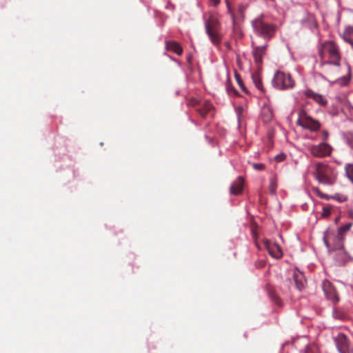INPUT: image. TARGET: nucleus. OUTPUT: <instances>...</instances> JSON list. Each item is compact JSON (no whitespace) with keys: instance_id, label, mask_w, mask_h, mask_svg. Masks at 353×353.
<instances>
[{"instance_id":"obj_2","label":"nucleus","mask_w":353,"mask_h":353,"mask_svg":"<svg viewBox=\"0 0 353 353\" xmlns=\"http://www.w3.org/2000/svg\"><path fill=\"white\" fill-rule=\"evenodd\" d=\"M205 28L207 34L213 44L217 45L221 41L219 32L220 23L218 17L213 13L203 14Z\"/></svg>"},{"instance_id":"obj_26","label":"nucleus","mask_w":353,"mask_h":353,"mask_svg":"<svg viewBox=\"0 0 353 353\" xmlns=\"http://www.w3.org/2000/svg\"><path fill=\"white\" fill-rule=\"evenodd\" d=\"M276 188V182L274 181V179L271 180V181H270V191H271L272 193H274L275 192Z\"/></svg>"},{"instance_id":"obj_36","label":"nucleus","mask_w":353,"mask_h":353,"mask_svg":"<svg viewBox=\"0 0 353 353\" xmlns=\"http://www.w3.org/2000/svg\"><path fill=\"white\" fill-rule=\"evenodd\" d=\"M227 7H228V10H230V6L228 4L227 5Z\"/></svg>"},{"instance_id":"obj_30","label":"nucleus","mask_w":353,"mask_h":353,"mask_svg":"<svg viewBox=\"0 0 353 353\" xmlns=\"http://www.w3.org/2000/svg\"><path fill=\"white\" fill-rule=\"evenodd\" d=\"M327 137H328V134H327V132H325L323 133V138H324V139H327Z\"/></svg>"},{"instance_id":"obj_35","label":"nucleus","mask_w":353,"mask_h":353,"mask_svg":"<svg viewBox=\"0 0 353 353\" xmlns=\"http://www.w3.org/2000/svg\"><path fill=\"white\" fill-rule=\"evenodd\" d=\"M339 221V217L335 219V221L337 222Z\"/></svg>"},{"instance_id":"obj_22","label":"nucleus","mask_w":353,"mask_h":353,"mask_svg":"<svg viewBox=\"0 0 353 353\" xmlns=\"http://www.w3.org/2000/svg\"><path fill=\"white\" fill-rule=\"evenodd\" d=\"M332 212V207L331 205H325L323 208L321 216L323 218L328 217Z\"/></svg>"},{"instance_id":"obj_5","label":"nucleus","mask_w":353,"mask_h":353,"mask_svg":"<svg viewBox=\"0 0 353 353\" xmlns=\"http://www.w3.org/2000/svg\"><path fill=\"white\" fill-rule=\"evenodd\" d=\"M272 84L277 89L285 90L293 88L294 81L290 74L278 71L274 74Z\"/></svg>"},{"instance_id":"obj_34","label":"nucleus","mask_w":353,"mask_h":353,"mask_svg":"<svg viewBox=\"0 0 353 353\" xmlns=\"http://www.w3.org/2000/svg\"><path fill=\"white\" fill-rule=\"evenodd\" d=\"M324 241H325L326 246L328 247V243H327V241L325 239Z\"/></svg>"},{"instance_id":"obj_12","label":"nucleus","mask_w":353,"mask_h":353,"mask_svg":"<svg viewBox=\"0 0 353 353\" xmlns=\"http://www.w3.org/2000/svg\"><path fill=\"white\" fill-rule=\"evenodd\" d=\"M341 38L345 42L350 43L353 48V26H348L344 28L341 34Z\"/></svg>"},{"instance_id":"obj_31","label":"nucleus","mask_w":353,"mask_h":353,"mask_svg":"<svg viewBox=\"0 0 353 353\" xmlns=\"http://www.w3.org/2000/svg\"><path fill=\"white\" fill-rule=\"evenodd\" d=\"M236 79H237V81H238V83H239V85L242 86V81H240L237 77H236Z\"/></svg>"},{"instance_id":"obj_19","label":"nucleus","mask_w":353,"mask_h":353,"mask_svg":"<svg viewBox=\"0 0 353 353\" xmlns=\"http://www.w3.org/2000/svg\"><path fill=\"white\" fill-rule=\"evenodd\" d=\"M345 170L347 178L353 183V164H347L345 167Z\"/></svg>"},{"instance_id":"obj_21","label":"nucleus","mask_w":353,"mask_h":353,"mask_svg":"<svg viewBox=\"0 0 353 353\" xmlns=\"http://www.w3.org/2000/svg\"><path fill=\"white\" fill-rule=\"evenodd\" d=\"M350 81V77L347 76H343L341 78L336 79L334 82L339 84L340 85L344 86L348 84Z\"/></svg>"},{"instance_id":"obj_11","label":"nucleus","mask_w":353,"mask_h":353,"mask_svg":"<svg viewBox=\"0 0 353 353\" xmlns=\"http://www.w3.org/2000/svg\"><path fill=\"white\" fill-rule=\"evenodd\" d=\"M267 48V45H263L262 46H256L253 49V55L254 57V61L256 63L261 64L263 61V57L265 54V49Z\"/></svg>"},{"instance_id":"obj_23","label":"nucleus","mask_w":353,"mask_h":353,"mask_svg":"<svg viewBox=\"0 0 353 353\" xmlns=\"http://www.w3.org/2000/svg\"><path fill=\"white\" fill-rule=\"evenodd\" d=\"M285 158H286V155L283 153H281L274 157L275 160L277 162H282L285 159Z\"/></svg>"},{"instance_id":"obj_16","label":"nucleus","mask_w":353,"mask_h":353,"mask_svg":"<svg viewBox=\"0 0 353 353\" xmlns=\"http://www.w3.org/2000/svg\"><path fill=\"white\" fill-rule=\"evenodd\" d=\"M261 117L265 123L270 122L273 118L272 110L268 106H264L261 110Z\"/></svg>"},{"instance_id":"obj_13","label":"nucleus","mask_w":353,"mask_h":353,"mask_svg":"<svg viewBox=\"0 0 353 353\" xmlns=\"http://www.w3.org/2000/svg\"><path fill=\"white\" fill-rule=\"evenodd\" d=\"M243 185V179L239 177L231 185L230 191L234 194H238L241 192Z\"/></svg>"},{"instance_id":"obj_3","label":"nucleus","mask_w":353,"mask_h":353,"mask_svg":"<svg viewBox=\"0 0 353 353\" xmlns=\"http://www.w3.org/2000/svg\"><path fill=\"white\" fill-rule=\"evenodd\" d=\"M315 176L319 183L330 185L334 182L336 172L330 166L317 163L315 165Z\"/></svg>"},{"instance_id":"obj_28","label":"nucleus","mask_w":353,"mask_h":353,"mask_svg":"<svg viewBox=\"0 0 353 353\" xmlns=\"http://www.w3.org/2000/svg\"><path fill=\"white\" fill-rule=\"evenodd\" d=\"M210 3L214 6H217L220 3V0H209Z\"/></svg>"},{"instance_id":"obj_33","label":"nucleus","mask_w":353,"mask_h":353,"mask_svg":"<svg viewBox=\"0 0 353 353\" xmlns=\"http://www.w3.org/2000/svg\"><path fill=\"white\" fill-rule=\"evenodd\" d=\"M252 43V46H254L256 43V41L253 40Z\"/></svg>"},{"instance_id":"obj_27","label":"nucleus","mask_w":353,"mask_h":353,"mask_svg":"<svg viewBox=\"0 0 353 353\" xmlns=\"http://www.w3.org/2000/svg\"><path fill=\"white\" fill-rule=\"evenodd\" d=\"M347 143L352 148H353V134H350L348 135Z\"/></svg>"},{"instance_id":"obj_8","label":"nucleus","mask_w":353,"mask_h":353,"mask_svg":"<svg viewBox=\"0 0 353 353\" xmlns=\"http://www.w3.org/2000/svg\"><path fill=\"white\" fill-rule=\"evenodd\" d=\"M336 347L340 353H351L349 342L346 336L343 334H339L335 337Z\"/></svg>"},{"instance_id":"obj_32","label":"nucleus","mask_w":353,"mask_h":353,"mask_svg":"<svg viewBox=\"0 0 353 353\" xmlns=\"http://www.w3.org/2000/svg\"><path fill=\"white\" fill-rule=\"evenodd\" d=\"M345 69H346V71H347V74H349V72H350V68H349V67H346V68H345Z\"/></svg>"},{"instance_id":"obj_24","label":"nucleus","mask_w":353,"mask_h":353,"mask_svg":"<svg viewBox=\"0 0 353 353\" xmlns=\"http://www.w3.org/2000/svg\"><path fill=\"white\" fill-rule=\"evenodd\" d=\"M317 194H318V196L321 198V199H324L325 200H330L332 199V195H328V194H323L322 192H317Z\"/></svg>"},{"instance_id":"obj_1","label":"nucleus","mask_w":353,"mask_h":353,"mask_svg":"<svg viewBox=\"0 0 353 353\" xmlns=\"http://www.w3.org/2000/svg\"><path fill=\"white\" fill-rule=\"evenodd\" d=\"M318 53L321 71L328 78L332 79L339 76L343 67L341 54L338 45L332 41H325L319 45Z\"/></svg>"},{"instance_id":"obj_9","label":"nucleus","mask_w":353,"mask_h":353,"mask_svg":"<svg viewBox=\"0 0 353 353\" xmlns=\"http://www.w3.org/2000/svg\"><path fill=\"white\" fill-rule=\"evenodd\" d=\"M264 245L270 255L273 258L280 259L282 257V249L277 243L265 240Z\"/></svg>"},{"instance_id":"obj_29","label":"nucleus","mask_w":353,"mask_h":353,"mask_svg":"<svg viewBox=\"0 0 353 353\" xmlns=\"http://www.w3.org/2000/svg\"><path fill=\"white\" fill-rule=\"evenodd\" d=\"M348 214H349V216L351 219H353V210H350Z\"/></svg>"},{"instance_id":"obj_6","label":"nucleus","mask_w":353,"mask_h":353,"mask_svg":"<svg viewBox=\"0 0 353 353\" xmlns=\"http://www.w3.org/2000/svg\"><path fill=\"white\" fill-rule=\"evenodd\" d=\"M307 149L313 157L318 158L329 156L332 150V147L326 143H321L316 145H307Z\"/></svg>"},{"instance_id":"obj_25","label":"nucleus","mask_w":353,"mask_h":353,"mask_svg":"<svg viewBox=\"0 0 353 353\" xmlns=\"http://www.w3.org/2000/svg\"><path fill=\"white\" fill-rule=\"evenodd\" d=\"M252 166L256 170H263L264 169V165L262 163H253Z\"/></svg>"},{"instance_id":"obj_15","label":"nucleus","mask_w":353,"mask_h":353,"mask_svg":"<svg viewBox=\"0 0 353 353\" xmlns=\"http://www.w3.org/2000/svg\"><path fill=\"white\" fill-rule=\"evenodd\" d=\"M167 49L175 52L178 55H181L183 52V49L181 46L175 41H170L166 43Z\"/></svg>"},{"instance_id":"obj_20","label":"nucleus","mask_w":353,"mask_h":353,"mask_svg":"<svg viewBox=\"0 0 353 353\" xmlns=\"http://www.w3.org/2000/svg\"><path fill=\"white\" fill-rule=\"evenodd\" d=\"M352 226V223H345V224L341 225L338 229V234L339 235L343 234L346 232L349 231L351 229Z\"/></svg>"},{"instance_id":"obj_4","label":"nucleus","mask_w":353,"mask_h":353,"mask_svg":"<svg viewBox=\"0 0 353 353\" xmlns=\"http://www.w3.org/2000/svg\"><path fill=\"white\" fill-rule=\"evenodd\" d=\"M252 27L256 34L265 40L270 39L276 30L274 25L265 22L262 17L254 19L252 21Z\"/></svg>"},{"instance_id":"obj_17","label":"nucleus","mask_w":353,"mask_h":353,"mask_svg":"<svg viewBox=\"0 0 353 353\" xmlns=\"http://www.w3.org/2000/svg\"><path fill=\"white\" fill-rule=\"evenodd\" d=\"M348 197L345 194L335 193L332 195V199L338 201L339 203H343L347 200Z\"/></svg>"},{"instance_id":"obj_7","label":"nucleus","mask_w":353,"mask_h":353,"mask_svg":"<svg viewBox=\"0 0 353 353\" xmlns=\"http://www.w3.org/2000/svg\"><path fill=\"white\" fill-rule=\"evenodd\" d=\"M297 123L302 128L308 129L311 131H316L320 128L319 123L312 119L303 111L299 112Z\"/></svg>"},{"instance_id":"obj_14","label":"nucleus","mask_w":353,"mask_h":353,"mask_svg":"<svg viewBox=\"0 0 353 353\" xmlns=\"http://www.w3.org/2000/svg\"><path fill=\"white\" fill-rule=\"evenodd\" d=\"M305 96L308 98L313 99L315 101L321 105H325L327 103L326 99L322 95L316 94L312 90H307L305 92Z\"/></svg>"},{"instance_id":"obj_18","label":"nucleus","mask_w":353,"mask_h":353,"mask_svg":"<svg viewBox=\"0 0 353 353\" xmlns=\"http://www.w3.org/2000/svg\"><path fill=\"white\" fill-rule=\"evenodd\" d=\"M252 78V81H253L254 83L255 84L256 87L259 90L262 91L263 88L261 79V77H259V75H258L256 74H253Z\"/></svg>"},{"instance_id":"obj_10","label":"nucleus","mask_w":353,"mask_h":353,"mask_svg":"<svg viewBox=\"0 0 353 353\" xmlns=\"http://www.w3.org/2000/svg\"><path fill=\"white\" fill-rule=\"evenodd\" d=\"M322 287L327 299L334 303L339 301L337 293L330 281L327 280L324 281L323 282Z\"/></svg>"}]
</instances>
